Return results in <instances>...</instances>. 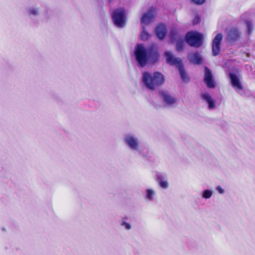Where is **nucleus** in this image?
<instances>
[{
  "label": "nucleus",
  "mask_w": 255,
  "mask_h": 255,
  "mask_svg": "<svg viewBox=\"0 0 255 255\" xmlns=\"http://www.w3.org/2000/svg\"><path fill=\"white\" fill-rule=\"evenodd\" d=\"M134 54L136 61L141 67H144L148 61L153 63L156 62L159 57L158 52L153 46L146 48L142 44H137Z\"/></svg>",
  "instance_id": "nucleus-1"
},
{
  "label": "nucleus",
  "mask_w": 255,
  "mask_h": 255,
  "mask_svg": "<svg viewBox=\"0 0 255 255\" xmlns=\"http://www.w3.org/2000/svg\"><path fill=\"white\" fill-rule=\"evenodd\" d=\"M164 81V77L160 73L156 72L152 74L145 72L142 74V82L149 90H154L156 87L162 85Z\"/></svg>",
  "instance_id": "nucleus-2"
},
{
  "label": "nucleus",
  "mask_w": 255,
  "mask_h": 255,
  "mask_svg": "<svg viewBox=\"0 0 255 255\" xmlns=\"http://www.w3.org/2000/svg\"><path fill=\"white\" fill-rule=\"evenodd\" d=\"M203 35L197 32H189L186 36L187 43L191 46L199 47L203 43Z\"/></svg>",
  "instance_id": "nucleus-3"
},
{
  "label": "nucleus",
  "mask_w": 255,
  "mask_h": 255,
  "mask_svg": "<svg viewBox=\"0 0 255 255\" xmlns=\"http://www.w3.org/2000/svg\"><path fill=\"white\" fill-rule=\"evenodd\" d=\"M124 140L126 145L132 151H137L140 148V141L138 137L132 133L126 134Z\"/></svg>",
  "instance_id": "nucleus-4"
},
{
  "label": "nucleus",
  "mask_w": 255,
  "mask_h": 255,
  "mask_svg": "<svg viewBox=\"0 0 255 255\" xmlns=\"http://www.w3.org/2000/svg\"><path fill=\"white\" fill-rule=\"evenodd\" d=\"M114 24L119 27H123L126 23V13L125 9L119 8L115 9L112 13Z\"/></svg>",
  "instance_id": "nucleus-5"
},
{
  "label": "nucleus",
  "mask_w": 255,
  "mask_h": 255,
  "mask_svg": "<svg viewBox=\"0 0 255 255\" xmlns=\"http://www.w3.org/2000/svg\"><path fill=\"white\" fill-rule=\"evenodd\" d=\"M159 94L163 103L167 106H174L176 104L177 99L168 92L161 91Z\"/></svg>",
  "instance_id": "nucleus-6"
},
{
  "label": "nucleus",
  "mask_w": 255,
  "mask_h": 255,
  "mask_svg": "<svg viewBox=\"0 0 255 255\" xmlns=\"http://www.w3.org/2000/svg\"><path fill=\"white\" fill-rule=\"evenodd\" d=\"M241 34V32L238 28L233 27L228 30L227 39L229 42H234L239 39Z\"/></svg>",
  "instance_id": "nucleus-7"
},
{
  "label": "nucleus",
  "mask_w": 255,
  "mask_h": 255,
  "mask_svg": "<svg viewBox=\"0 0 255 255\" xmlns=\"http://www.w3.org/2000/svg\"><path fill=\"white\" fill-rule=\"evenodd\" d=\"M164 55L166 57L167 63L174 65L177 68H179L182 66V63L181 60L179 58L175 57L170 51H166L165 52Z\"/></svg>",
  "instance_id": "nucleus-8"
},
{
  "label": "nucleus",
  "mask_w": 255,
  "mask_h": 255,
  "mask_svg": "<svg viewBox=\"0 0 255 255\" xmlns=\"http://www.w3.org/2000/svg\"><path fill=\"white\" fill-rule=\"evenodd\" d=\"M155 16V9L151 8L147 12L144 13L141 19V22L142 24L148 25L154 20Z\"/></svg>",
  "instance_id": "nucleus-9"
},
{
  "label": "nucleus",
  "mask_w": 255,
  "mask_h": 255,
  "mask_svg": "<svg viewBox=\"0 0 255 255\" xmlns=\"http://www.w3.org/2000/svg\"><path fill=\"white\" fill-rule=\"evenodd\" d=\"M223 39V35L218 33L213 40L212 54L214 56L218 55L220 52V43Z\"/></svg>",
  "instance_id": "nucleus-10"
},
{
  "label": "nucleus",
  "mask_w": 255,
  "mask_h": 255,
  "mask_svg": "<svg viewBox=\"0 0 255 255\" xmlns=\"http://www.w3.org/2000/svg\"><path fill=\"white\" fill-rule=\"evenodd\" d=\"M230 77L233 87L237 92L240 93L243 89V86L238 76L234 73H231Z\"/></svg>",
  "instance_id": "nucleus-11"
},
{
  "label": "nucleus",
  "mask_w": 255,
  "mask_h": 255,
  "mask_svg": "<svg viewBox=\"0 0 255 255\" xmlns=\"http://www.w3.org/2000/svg\"><path fill=\"white\" fill-rule=\"evenodd\" d=\"M176 38L178 39L176 42V49L177 51H181L184 46V38L183 37L178 36L176 35L174 31H171L170 33V39L172 42H174Z\"/></svg>",
  "instance_id": "nucleus-12"
},
{
  "label": "nucleus",
  "mask_w": 255,
  "mask_h": 255,
  "mask_svg": "<svg viewBox=\"0 0 255 255\" xmlns=\"http://www.w3.org/2000/svg\"><path fill=\"white\" fill-rule=\"evenodd\" d=\"M201 98L206 103L208 104V109L213 110L216 108L215 101L207 92H204L201 94Z\"/></svg>",
  "instance_id": "nucleus-13"
},
{
  "label": "nucleus",
  "mask_w": 255,
  "mask_h": 255,
  "mask_svg": "<svg viewBox=\"0 0 255 255\" xmlns=\"http://www.w3.org/2000/svg\"><path fill=\"white\" fill-rule=\"evenodd\" d=\"M204 80L209 88H213L215 87V82L213 78L212 73L207 67H205V68Z\"/></svg>",
  "instance_id": "nucleus-14"
},
{
  "label": "nucleus",
  "mask_w": 255,
  "mask_h": 255,
  "mask_svg": "<svg viewBox=\"0 0 255 255\" xmlns=\"http://www.w3.org/2000/svg\"><path fill=\"white\" fill-rule=\"evenodd\" d=\"M157 182L159 186L163 189H167L169 186L168 182L167 180L166 177L160 173L156 175Z\"/></svg>",
  "instance_id": "nucleus-15"
},
{
  "label": "nucleus",
  "mask_w": 255,
  "mask_h": 255,
  "mask_svg": "<svg viewBox=\"0 0 255 255\" xmlns=\"http://www.w3.org/2000/svg\"><path fill=\"white\" fill-rule=\"evenodd\" d=\"M189 60L195 64H200L202 62V58L198 52L191 53L188 55Z\"/></svg>",
  "instance_id": "nucleus-16"
},
{
  "label": "nucleus",
  "mask_w": 255,
  "mask_h": 255,
  "mask_svg": "<svg viewBox=\"0 0 255 255\" xmlns=\"http://www.w3.org/2000/svg\"><path fill=\"white\" fill-rule=\"evenodd\" d=\"M40 8L36 6H31L27 9V14L29 17L33 18L40 15Z\"/></svg>",
  "instance_id": "nucleus-17"
},
{
  "label": "nucleus",
  "mask_w": 255,
  "mask_h": 255,
  "mask_svg": "<svg viewBox=\"0 0 255 255\" xmlns=\"http://www.w3.org/2000/svg\"><path fill=\"white\" fill-rule=\"evenodd\" d=\"M156 34L157 37L162 39L163 38L166 34V30L164 25L161 24L158 26L155 29Z\"/></svg>",
  "instance_id": "nucleus-18"
},
{
  "label": "nucleus",
  "mask_w": 255,
  "mask_h": 255,
  "mask_svg": "<svg viewBox=\"0 0 255 255\" xmlns=\"http://www.w3.org/2000/svg\"><path fill=\"white\" fill-rule=\"evenodd\" d=\"M156 194L155 190L151 188H147L145 190V199L151 201L153 200L154 197Z\"/></svg>",
  "instance_id": "nucleus-19"
},
{
  "label": "nucleus",
  "mask_w": 255,
  "mask_h": 255,
  "mask_svg": "<svg viewBox=\"0 0 255 255\" xmlns=\"http://www.w3.org/2000/svg\"><path fill=\"white\" fill-rule=\"evenodd\" d=\"M150 36L149 34L146 31L145 27L144 26H142V30L140 32V37L141 40L146 41Z\"/></svg>",
  "instance_id": "nucleus-20"
},
{
  "label": "nucleus",
  "mask_w": 255,
  "mask_h": 255,
  "mask_svg": "<svg viewBox=\"0 0 255 255\" xmlns=\"http://www.w3.org/2000/svg\"><path fill=\"white\" fill-rule=\"evenodd\" d=\"M178 69L179 71L181 78L183 80V81L185 82H188L189 81V79L186 73L184 70L183 65H182V66L178 68Z\"/></svg>",
  "instance_id": "nucleus-21"
},
{
  "label": "nucleus",
  "mask_w": 255,
  "mask_h": 255,
  "mask_svg": "<svg viewBox=\"0 0 255 255\" xmlns=\"http://www.w3.org/2000/svg\"><path fill=\"white\" fill-rule=\"evenodd\" d=\"M213 194V191L209 189H205L203 191L202 197L203 198L208 199L210 198Z\"/></svg>",
  "instance_id": "nucleus-22"
},
{
  "label": "nucleus",
  "mask_w": 255,
  "mask_h": 255,
  "mask_svg": "<svg viewBox=\"0 0 255 255\" xmlns=\"http://www.w3.org/2000/svg\"><path fill=\"white\" fill-rule=\"evenodd\" d=\"M121 225L122 227H124L125 228V229H126V230H130L131 228L130 224L127 223L124 221L122 222Z\"/></svg>",
  "instance_id": "nucleus-23"
},
{
  "label": "nucleus",
  "mask_w": 255,
  "mask_h": 255,
  "mask_svg": "<svg viewBox=\"0 0 255 255\" xmlns=\"http://www.w3.org/2000/svg\"><path fill=\"white\" fill-rule=\"evenodd\" d=\"M246 25L247 26L248 32L250 33L252 32V31L253 30L252 24L250 21L247 20L246 21Z\"/></svg>",
  "instance_id": "nucleus-24"
},
{
  "label": "nucleus",
  "mask_w": 255,
  "mask_h": 255,
  "mask_svg": "<svg viewBox=\"0 0 255 255\" xmlns=\"http://www.w3.org/2000/svg\"><path fill=\"white\" fill-rule=\"evenodd\" d=\"M193 3L197 5L203 4L206 1V0H191Z\"/></svg>",
  "instance_id": "nucleus-25"
},
{
  "label": "nucleus",
  "mask_w": 255,
  "mask_h": 255,
  "mask_svg": "<svg viewBox=\"0 0 255 255\" xmlns=\"http://www.w3.org/2000/svg\"><path fill=\"white\" fill-rule=\"evenodd\" d=\"M200 18L199 16L198 15H196L193 19V24H194V25L197 24L200 22Z\"/></svg>",
  "instance_id": "nucleus-26"
},
{
  "label": "nucleus",
  "mask_w": 255,
  "mask_h": 255,
  "mask_svg": "<svg viewBox=\"0 0 255 255\" xmlns=\"http://www.w3.org/2000/svg\"><path fill=\"white\" fill-rule=\"evenodd\" d=\"M216 190L221 194H223L225 193V190L220 186H217L216 187Z\"/></svg>",
  "instance_id": "nucleus-27"
},
{
  "label": "nucleus",
  "mask_w": 255,
  "mask_h": 255,
  "mask_svg": "<svg viewBox=\"0 0 255 255\" xmlns=\"http://www.w3.org/2000/svg\"><path fill=\"white\" fill-rule=\"evenodd\" d=\"M2 231H5V228H2Z\"/></svg>",
  "instance_id": "nucleus-28"
}]
</instances>
